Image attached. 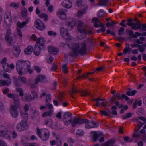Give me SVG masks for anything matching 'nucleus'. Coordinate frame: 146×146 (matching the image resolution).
<instances>
[{"mask_svg":"<svg viewBox=\"0 0 146 146\" xmlns=\"http://www.w3.org/2000/svg\"><path fill=\"white\" fill-rule=\"evenodd\" d=\"M132 114L131 113H128L126 114V116H123L122 119H127V118L131 117H132Z\"/></svg>","mask_w":146,"mask_h":146,"instance_id":"nucleus-47","label":"nucleus"},{"mask_svg":"<svg viewBox=\"0 0 146 146\" xmlns=\"http://www.w3.org/2000/svg\"><path fill=\"white\" fill-rule=\"evenodd\" d=\"M27 122L22 120L17 125L16 128L17 130L20 132L24 131L28 128Z\"/></svg>","mask_w":146,"mask_h":146,"instance_id":"nucleus-8","label":"nucleus"},{"mask_svg":"<svg viewBox=\"0 0 146 146\" xmlns=\"http://www.w3.org/2000/svg\"><path fill=\"white\" fill-rule=\"evenodd\" d=\"M12 20L10 13L8 12L6 13L4 18V22L7 25L6 28H8L10 27V25L12 23Z\"/></svg>","mask_w":146,"mask_h":146,"instance_id":"nucleus-11","label":"nucleus"},{"mask_svg":"<svg viewBox=\"0 0 146 146\" xmlns=\"http://www.w3.org/2000/svg\"><path fill=\"white\" fill-rule=\"evenodd\" d=\"M48 50L50 54H56L58 52V50L56 48L50 46L48 47Z\"/></svg>","mask_w":146,"mask_h":146,"instance_id":"nucleus-25","label":"nucleus"},{"mask_svg":"<svg viewBox=\"0 0 146 146\" xmlns=\"http://www.w3.org/2000/svg\"><path fill=\"white\" fill-rule=\"evenodd\" d=\"M88 7H86L84 9L82 10L81 11H79L78 13V16H79L80 15H82L84 14L86 11H85L87 9Z\"/></svg>","mask_w":146,"mask_h":146,"instance_id":"nucleus-42","label":"nucleus"},{"mask_svg":"<svg viewBox=\"0 0 146 146\" xmlns=\"http://www.w3.org/2000/svg\"><path fill=\"white\" fill-rule=\"evenodd\" d=\"M64 92H61L59 94L58 97V99L59 102H62L64 99V97L63 96Z\"/></svg>","mask_w":146,"mask_h":146,"instance_id":"nucleus-38","label":"nucleus"},{"mask_svg":"<svg viewBox=\"0 0 146 146\" xmlns=\"http://www.w3.org/2000/svg\"><path fill=\"white\" fill-rule=\"evenodd\" d=\"M140 136V135L139 133L137 134V133L134 132L133 134V138H135V139L136 140V138L139 137Z\"/></svg>","mask_w":146,"mask_h":146,"instance_id":"nucleus-59","label":"nucleus"},{"mask_svg":"<svg viewBox=\"0 0 146 146\" xmlns=\"http://www.w3.org/2000/svg\"><path fill=\"white\" fill-rule=\"evenodd\" d=\"M31 94L33 95V97H32L33 100H34L36 98L38 97V95L37 93L35 91L32 92Z\"/></svg>","mask_w":146,"mask_h":146,"instance_id":"nucleus-52","label":"nucleus"},{"mask_svg":"<svg viewBox=\"0 0 146 146\" xmlns=\"http://www.w3.org/2000/svg\"><path fill=\"white\" fill-rule=\"evenodd\" d=\"M19 5V4L18 3H15L13 2L10 4V6L11 7H14L16 9L18 7Z\"/></svg>","mask_w":146,"mask_h":146,"instance_id":"nucleus-46","label":"nucleus"},{"mask_svg":"<svg viewBox=\"0 0 146 146\" xmlns=\"http://www.w3.org/2000/svg\"><path fill=\"white\" fill-rule=\"evenodd\" d=\"M108 103V102L107 101H106L105 102H102L101 103V104L104 108H106L107 107V104Z\"/></svg>","mask_w":146,"mask_h":146,"instance_id":"nucleus-62","label":"nucleus"},{"mask_svg":"<svg viewBox=\"0 0 146 146\" xmlns=\"http://www.w3.org/2000/svg\"><path fill=\"white\" fill-rule=\"evenodd\" d=\"M62 5L67 8H70L72 6V3L69 0H65L62 2Z\"/></svg>","mask_w":146,"mask_h":146,"instance_id":"nucleus-21","label":"nucleus"},{"mask_svg":"<svg viewBox=\"0 0 146 146\" xmlns=\"http://www.w3.org/2000/svg\"><path fill=\"white\" fill-rule=\"evenodd\" d=\"M92 21L93 23L102 22L101 19L95 17H94L92 18Z\"/></svg>","mask_w":146,"mask_h":146,"instance_id":"nucleus-45","label":"nucleus"},{"mask_svg":"<svg viewBox=\"0 0 146 146\" xmlns=\"http://www.w3.org/2000/svg\"><path fill=\"white\" fill-rule=\"evenodd\" d=\"M141 28V24L139 23L138 24L137 26H133L132 27V28L135 30H136L138 29H140Z\"/></svg>","mask_w":146,"mask_h":146,"instance_id":"nucleus-55","label":"nucleus"},{"mask_svg":"<svg viewBox=\"0 0 146 146\" xmlns=\"http://www.w3.org/2000/svg\"><path fill=\"white\" fill-rule=\"evenodd\" d=\"M10 84L6 80H0V86H8Z\"/></svg>","mask_w":146,"mask_h":146,"instance_id":"nucleus-39","label":"nucleus"},{"mask_svg":"<svg viewBox=\"0 0 146 146\" xmlns=\"http://www.w3.org/2000/svg\"><path fill=\"white\" fill-rule=\"evenodd\" d=\"M114 141L112 140H110L106 143H103L101 146H113Z\"/></svg>","mask_w":146,"mask_h":146,"instance_id":"nucleus-28","label":"nucleus"},{"mask_svg":"<svg viewBox=\"0 0 146 146\" xmlns=\"http://www.w3.org/2000/svg\"><path fill=\"white\" fill-rule=\"evenodd\" d=\"M123 139L125 141L127 142H130L133 140L130 139L129 137L128 136L124 137Z\"/></svg>","mask_w":146,"mask_h":146,"instance_id":"nucleus-57","label":"nucleus"},{"mask_svg":"<svg viewBox=\"0 0 146 146\" xmlns=\"http://www.w3.org/2000/svg\"><path fill=\"white\" fill-rule=\"evenodd\" d=\"M123 99H124L125 100L128 101L130 99V98L126 96L125 94H121V100Z\"/></svg>","mask_w":146,"mask_h":146,"instance_id":"nucleus-58","label":"nucleus"},{"mask_svg":"<svg viewBox=\"0 0 146 146\" xmlns=\"http://www.w3.org/2000/svg\"><path fill=\"white\" fill-rule=\"evenodd\" d=\"M85 124V127L86 128H92V122H90L87 119H84L83 124Z\"/></svg>","mask_w":146,"mask_h":146,"instance_id":"nucleus-23","label":"nucleus"},{"mask_svg":"<svg viewBox=\"0 0 146 146\" xmlns=\"http://www.w3.org/2000/svg\"><path fill=\"white\" fill-rule=\"evenodd\" d=\"M46 40L42 37L39 38L37 40L36 44H37L38 47H41L42 49H44Z\"/></svg>","mask_w":146,"mask_h":146,"instance_id":"nucleus-13","label":"nucleus"},{"mask_svg":"<svg viewBox=\"0 0 146 146\" xmlns=\"http://www.w3.org/2000/svg\"><path fill=\"white\" fill-rule=\"evenodd\" d=\"M29 21V19L28 18H26L25 21H23L21 23L19 21L17 23V26L20 29H22L24 27L25 25L28 23Z\"/></svg>","mask_w":146,"mask_h":146,"instance_id":"nucleus-18","label":"nucleus"},{"mask_svg":"<svg viewBox=\"0 0 146 146\" xmlns=\"http://www.w3.org/2000/svg\"><path fill=\"white\" fill-rule=\"evenodd\" d=\"M31 66V63L28 60L20 59L17 62L16 67L19 74L21 75L28 72L30 74L32 72V70L30 69Z\"/></svg>","mask_w":146,"mask_h":146,"instance_id":"nucleus-1","label":"nucleus"},{"mask_svg":"<svg viewBox=\"0 0 146 146\" xmlns=\"http://www.w3.org/2000/svg\"><path fill=\"white\" fill-rule=\"evenodd\" d=\"M113 98H117V99L119 100H121V95H120L119 93H117L113 96Z\"/></svg>","mask_w":146,"mask_h":146,"instance_id":"nucleus-44","label":"nucleus"},{"mask_svg":"<svg viewBox=\"0 0 146 146\" xmlns=\"http://www.w3.org/2000/svg\"><path fill=\"white\" fill-rule=\"evenodd\" d=\"M60 137L59 135H57L56 138V144L57 146H61L62 143V141L60 140Z\"/></svg>","mask_w":146,"mask_h":146,"instance_id":"nucleus-34","label":"nucleus"},{"mask_svg":"<svg viewBox=\"0 0 146 146\" xmlns=\"http://www.w3.org/2000/svg\"><path fill=\"white\" fill-rule=\"evenodd\" d=\"M101 115H104L106 116H109L110 114L105 110H102L100 112Z\"/></svg>","mask_w":146,"mask_h":146,"instance_id":"nucleus-53","label":"nucleus"},{"mask_svg":"<svg viewBox=\"0 0 146 146\" xmlns=\"http://www.w3.org/2000/svg\"><path fill=\"white\" fill-rule=\"evenodd\" d=\"M105 14L104 11L102 10H100L98 12L97 16L100 19L101 18L103 20L102 18L104 17Z\"/></svg>","mask_w":146,"mask_h":146,"instance_id":"nucleus-32","label":"nucleus"},{"mask_svg":"<svg viewBox=\"0 0 146 146\" xmlns=\"http://www.w3.org/2000/svg\"><path fill=\"white\" fill-rule=\"evenodd\" d=\"M35 83L36 84H38L39 82H40L42 83H46L47 82L46 77L44 75H39L38 77L35 78Z\"/></svg>","mask_w":146,"mask_h":146,"instance_id":"nucleus-14","label":"nucleus"},{"mask_svg":"<svg viewBox=\"0 0 146 146\" xmlns=\"http://www.w3.org/2000/svg\"><path fill=\"white\" fill-rule=\"evenodd\" d=\"M124 31V28L123 27H121L118 31V34L119 36L121 35H122L121 33L123 32Z\"/></svg>","mask_w":146,"mask_h":146,"instance_id":"nucleus-54","label":"nucleus"},{"mask_svg":"<svg viewBox=\"0 0 146 146\" xmlns=\"http://www.w3.org/2000/svg\"><path fill=\"white\" fill-rule=\"evenodd\" d=\"M85 42L86 44V43L91 44L92 42V40L91 38H88L86 39L84 42Z\"/></svg>","mask_w":146,"mask_h":146,"instance_id":"nucleus-61","label":"nucleus"},{"mask_svg":"<svg viewBox=\"0 0 146 146\" xmlns=\"http://www.w3.org/2000/svg\"><path fill=\"white\" fill-rule=\"evenodd\" d=\"M108 1L107 0H99L98 5L100 6H106L108 5Z\"/></svg>","mask_w":146,"mask_h":146,"instance_id":"nucleus-30","label":"nucleus"},{"mask_svg":"<svg viewBox=\"0 0 146 146\" xmlns=\"http://www.w3.org/2000/svg\"><path fill=\"white\" fill-rule=\"evenodd\" d=\"M35 26L38 30L42 31L44 30L46 27L44 23L40 20L37 19L35 22Z\"/></svg>","mask_w":146,"mask_h":146,"instance_id":"nucleus-10","label":"nucleus"},{"mask_svg":"<svg viewBox=\"0 0 146 146\" xmlns=\"http://www.w3.org/2000/svg\"><path fill=\"white\" fill-rule=\"evenodd\" d=\"M58 16L60 19L62 20H64L66 19V14H63V15H61Z\"/></svg>","mask_w":146,"mask_h":146,"instance_id":"nucleus-63","label":"nucleus"},{"mask_svg":"<svg viewBox=\"0 0 146 146\" xmlns=\"http://www.w3.org/2000/svg\"><path fill=\"white\" fill-rule=\"evenodd\" d=\"M11 29H8L6 31L5 39L6 41H7V44L8 46H12L15 43V42L11 36Z\"/></svg>","mask_w":146,"mask_h":146,"instance_id":"nucleus-6","label":"nucleus"},{"mask_svg":"<svg viewBox=\"0 0 146 146\" xmlns=\"http://www.w3.org/2000/svg\"><path fill=\"white\" fill-rule=\"evenodd\" d=\"M92 128H96L98 126V123L97 122L92 121Z\"/></svg>","mask_w":146,"mask_h":146,"instance_id":"nucleus-51","label":"nucleus"},{"mask_svg":"<svg viewBox=\"0 0 146 146\" xmlns=\"http://www.w3.org/2000/svg\"><path fill=\"white\" fill-rule=\"evenodd\" d=\"M72 45V50L69 53L70 56L76 57L78 53L82 55H84L86 54V44L85 42H81L80 47L78 44L73 43Z\"/></svg>","mask_w":146,"mask_h":146,"instance_id":"nucleus-2","label":"nucleus"},{"mask_svg":"<svg viewBox=\"0 0 146 146\" xmlns=\"http://www.w3.org/2000/svg\"><path fill=\"white\" fill-rule=\"evenodd\" d=\"M62 68L63 72L65 73H68V68L67 67V65L66 64L62 65Z\"/></svg>","mask_w":146,"mask_h":146,"instance_id":"nucleus-40","label":"nucleus"},{"mask_svg":"<svg viewBox=\"0 0 146 146\" xmlns=\"http://www.w3.org/2000/svg\"><path fill=\"white\" fill-rule=\"evenodd\" d=\"M66 10L65 9H60L58 10L57 12V14L58 15H61L65 14Z\"/></svg>","mask_w":146,"mask_h":146,"instance_id":"nucleus-35","label":"nucleus"},{"mask_svg":"<svg viewBox=\"0 0 146 146\" xmlns=\"http://www.w3.org/2000/svg\"><path fill=\"white\" fill-rule=\"evenodd\" d=\"M92 133V139L94 141L96 142L99 138L100 135V134L95 131H92L91 134Z\"/></svg>","mask_w":146,"mask_h":146,"instance_id":"nucleus-22","label":"nucleus"},{"mask_svg":"<svg viewBox=\"0 0 146 146\" xmlns=\"http://www.w3.org/2000/svg\"><path fill=\"white\" fill-rule=\"evenodd\" d=\"M7 133V129L3 125H0V136L4 137Z\"/></svg>","mask_w":146,"mask_h":146,"instance_id":"nucleus-17","label":"nucleus"},{"mask_svg":"<svg viewBox=\"0 0 146 146\" xmlns=\"http://www.w3.org/2000/svg\"><path fill=\"white\" fill-rule=\"evenodd\" d=\"M63 121L65 125H69L72 121V114L68 112L65 113L63 115Z\"/></svg>","mask_w":146,"mask_h":146,"instance_id":"nucleus-7","label":"nucleus"},{"mask_svg":"<svg viewBox=\"0 0 146 146\" xmlns=\"http://www.w3.org/2000/svg\"><path fill=\"white\" fill-rule=\"evenodd\" d=\"M20 48L18 46H15L13 47V54L16 57H18L20 53Z\"/></svg>","mask_w":146,"mask_h":146,"instance_id":"nucleus-20","label":"nucleus"},{"mask_svg":"<svg viewBox=\"0 0 146 146\" xmlns=\"http://www.w3.org/2000/svg\"><path fill=\"white\" fill-rule=\"evenodd\" d=\"M131 50V49L129 47H127L123 50V54H126L128 52H129Z\"/></svg>","mask_w":146,"mask_h":146,"instance_id":"nucleus-56","label":"nucleus"},{"mask_svg":"<svg viewBox=\"0 0 146 146\" xmlns=\"http://www.w3.org/2000/svg\"><path fill=\"white\" fill-rule=\"evenodd\" d=\"M83 119L76 117L74 118L71 123L72 126L73 127H75L77 124L81 125L83 124Z\"/></svg>","mask_w":146,"mask_h":146,"instance_id":"nucleus-12","label":"nucleus"},{"mask_svg":"<svg viewBox=\"0 0 146 146\" xmlns=\"http://www.w3.org/2000/svg\"><path fill=\"white\" fill-rule=\"evenodd\" d=\"M17 108H14L13 106L10 107V112L12 116L14 118H17L18 115V111H17Z\"/></svg>","mask_w":146,"mask_h":146,"instance_id":"nucleus-16","label":"nucleus"},{"mask_svg":"<svg viewBox=\"0 0 146 146\" xmlns=\"http://www.w3.org/2000/svg\"><path fill=\"white\" fill-rule=\"evenodd\" d=\"M75 24L76 22L74 20H72L71 21H69L67 22V23H66V25L69 27L71 26L72 27V28H73L74 27Z\"/></svg>","mask_w":146,"mask_h":146,"instance_id":"nucleus-36","label":"nucleus"},{"mask_svg":"<svg viewBox=\"0 0 146 146\" xmlns=\"http://www.w3.org/2000/svg\"><path fill=\"white\" fill-rule=\"evenodd\" d=\"M78 92L81 93V94L80 95L82 96H86L88 95H90L91 94L90 92H89L87 90L83 91L78 90L76 89L74 86H73L72 89L69 91V93L72 97L74 98H75L73 96V94Z\"/></svg>","mask_w":146,"mask_h":146,"instance_id":"nucleus-5","label":"nucleus"},{"mask_svg":"<svg viewBox=\"0 0 146 146\" xmlns=\"http://www.w3.org/2000/svg\"><path fill=\"white\" fill-rule=\"evenodd\" d=\"M16 91L19 93V96L21 97H22L24 95L23 90L21 88H17L16 89Z\"/></svg>","mask_w":146,"mask_h":146,"instance_id":"nucleus-41","label":"nucleus"},{"mask_svg":"<svg viewBox=\"0 0 146 146\" xmlns=\"http://www.w3.org/2000/svg\"><path fill=\"white\" fill-rule=\"evenodd\" d=\"M20 115L23 118V121L28 122V115L27 112L25 111H21L20 112Z\"/></svg>","mask_w":146,"mask_h":146,"instance_id":"nucleus-24","label":"nucleus"},{"mask_svg":"<svg viewBox=\"0 0 146 146\" xmlns=\"http://www.w3.org/2000/svg\"><path fill=\"white\" fill-rule=\"evenodd\" d=\"M39 17L41 18H44V21H47L48 20V16L45 14L42 13L39 15Z\"/></svg>","mask_w":146,"mask_h":146,"instance_id":"nucleus-43","label":"nucleus"},{"mask_svg":"<svg viewBox=\"0 0 146 146\" xmlns=\"http://www.w3.org/2000/svg\"><path fill=\"white\" fill-rule=\"evenodd\" d=\"M43 49L41 47H38L37 44H36L34 50V54L36 56H38L40 54L41 50Z\"/></svg>","mask_w":146,"mask_h":146,"instance_id":"nucleus-19","label":"nucleus"},{"mask_svg":"<svg viewBox=\"0 0 146 146\" xmlns=\"http://www.w3.org/2000/svg\"><path fill=\"white\" fill-rule=\"evenodd\" d=\"M25 100L28 102H30L33 100L31 96L29 94H25L24 96Z\"/></svg>","mask_w":146,"mask_h":146,"instance_id":"nucleus-33","label":"nucleus"},{"mask_svg":"<svg viewBox=\"0 0 146 146\" xmlns=\"http://www.w3.org/2000/svg\"><path fill=\"white\" fill-rule=\"evenodd\" d=\"M7 96L8 97L10 98H12L13 100H14L15 97L16 96H18V95H14L11 93H9L7 94Z\"/></svg>","mask_w":146,"mask_h":146,"instance_id":"nucleus-60","label":"nucleus"},{"mask_svg":"<svg viewBox=\"0 0 146 146\" xmlns=\"http://www.w3.org/2000/svg\"><path fill=\"white\" fill-rule=\"evenodd\" d=\"M33 51V47L29 45L28 46L27 48L25 49L24 52L25 53L27 54H31Z\"/></svg>","mask_w":146,"mask_h":146,"instance_id":"nucleus-26","label":"nucleus"},{"mask_svg":"<svg viewBox=\"0 0 146 146\" xmlns=\"http://www.w3.org/2000/svg\"><path fill=\"white\" fill-rule=\"evenodd\" d=\"M21 13L22 17H25L27 16L28 13L25 7L23 8L22 9Z\"/></svg>","mask_w":146,"mask_h":146,"instance_id":"nucleus-37","label":"nucleus"},{"mask_svg":"<svg viewBox=\"0 0 146 146\" xmlns=\"http://www.w3.org/2000/svg\"><path fill=\"white\" fill-rule=\"evenodd\" d=\"M18 78L19 80L23 84H25L26 83V79L25 77L19 76V77Z\"/></svg>","mask_w":146,"mask_h":146,"instance_id":"nucleus-49","label":"nucleus"},{"mask_svg":"<svg viewBox=\"0 0 146 146\" xmlns=\"http://www.w3.org/2000/svg\"><path fill=\"white\" fill-rule=\"evenodd\" d=\"M37 134L43 141L47 140L50 137V133L47 129H39L37 128Z\"/></svg>","mask_w":146,"mask_h":146,"instance_id":"nucleus-4","label":"nucleus"},{"mask_svg":"<svg viewBox=\"0 0 146 146\" xmlns=\"http://www.w3.org/2000/svg\"><path fill=\"white\" fill-rule=\"evenodd\" d=\"M2 75L4 78L7 80L6 82H7L9 84H11L12 81L9 75L7 73L3 74Z\"/></svg>","mask_w":146,"mask_h":146,"instance_id":"nucleus-29","label":"nucleus"},{"mask_svg":"<svg viewBox=\"0 0 146 146\" xmlns=\"http://www.w3.org/2000/svg\"><path fill=\"white\" fill-rule=\"evenodd\" d=\"M92 100L96 102V103L95 104L97 107H98L100 106V104L98 102L99 101H103L105 100V99H102L98 98H97L92 99Z\"/></svg>","mask_w":146,"mask_h":146,"instance_id":"nucleus-31","label":"nucleus"},{"mask_svg":"<svg viewBox=\"0 0 146 146\" xmlns=\"http://www.w3.org/2000/svg\"><path fill=\"white\" fill-rule=\"evenodd\" d=\"M126 31L128 32L129 35L131 36L132 38H133V37H136V36L134 35V34H133V32L132 31L127 29L126 30Z\"/></svg>","mask_w":146,"mask_h":146,"instance_id":"nucleus-48","label":"nucleus"},{"mask_svg":"<svg viewBox=\"0 0 146 146\" xmlns=\"http://www.w3.org/2000/svg\"><path fill=\"white\" fill-rule=\"evenodd\" d=\"M31 117L33 119H37L39 118L38 113L36 110H35L33 111V114Z\"/></svg>","mask_w":146,"mask_h":146,"instance_id":"nucleus-27","label":"nucleus"},{"mask_svg":"<svg viewBox=\"0 0 146 146\" xmlns=\"http://www.w3.org/2000/svg\"><path fill=\"white\" fill-rule=\"evenodd\" d=\"M19 96H16L14 97V104L11 105L10 106V107H12V106H13L14 108H15L18 109L20 106L19 103Z\"/></svg>","mask_w":146,"mask_h":146,"instance_id":"nucleus-15","label":"nucleus"},{"mask_svg":"<svg viewBox=\"0 0 146 146\" xmlns=\"http://www.w3.org/2000/svg\"><path fill=\"white\" fill-rule=\"evenodd\" d=\"M76 23L77 26V30L80 33L84 34L85 35L93 34V27L88 28L81 20H78Z\"/></svg>","mask_w":146,"mask_h":146,"instance_id":"nucleus-3","label":"nucleus"},{"mask_svg":"<svg viewBox=\"0 0 146 146\" xmlns=\"http://www.w3.org/2000/svg\"><path fill=\"white\" fill-rule=\"evenodd\" d=\"M57 68V65L55 64H53V65L51 68V70L52 71H55Z\"/></svg>","mask_w":146,"mask_h":146,"instance_id":"nucleus-64","label":"nucleus"},{"mask_svg":"<svg viewBox=\"0 0 146 146\" xmlns=\"http://www.w3.org/2000/svg\"><path fill=\"white\" fill-rule=\"evenodd\" d=\"M87 76L86 73V74L84 73L83 74L80 75L77 77L76 78V79H79L81 78H86Z\"/></svg>","mask_w":146,"mask_h":146,"instance_id":"nucleus-50","label":"nucleus"},{"mask_svg":"<svg viewBox=\"0 0 146 146\" xmlns=\"http://www.w3.org/2000/svg\"><path fill=\"white\" fill-rule=\"evenodd\" d=\"M60 33L62 36L66 40H70L71 37L68 33V31L63 27H62L60 29Z\"/></svg>","mask_w":146,"mask_h":146,"instance_id":"nucleus-9","label":"nucleus"}]
</instances>
